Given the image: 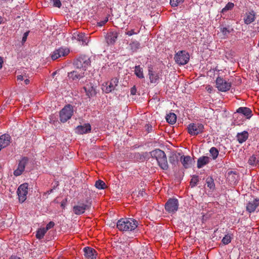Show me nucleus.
Masks as SVG:
<instances>
[{"instance_id": "6", "label": "nucleus", "mask_w": 259, "mask_h": 259, "mask_svg": "<svg viewBox=\"0 0 259 259\" xmlns=\"http://www.w3.org/2000/svg\"><path fill=\"white\" fill-rule=\"evenodd\" d=\"M188 133L192 136H197L204 132V125L201 123H192L187 127Z\"/></svg>"}, {"instance_id": "24", "label": "nucleus", "mask_w": 259, "mask_h": 259, "mask_svg": "<svg viewBox=\"0 0 259 259\" xmlns=\"http://www.w3.org/2000/svg\"><path fill=\"white\" fill-rule=\"evenodd\" d=\"M180 161L185 168H190L192 165L193 160L190 156H182Z\"/></svg>"}, {"instance_id": "46", "label": "nucleus", "mask_w": 259, "mask_h": 259, "mask_svg": "<svg viewBox=\"0 0 259 259\" xmlns=\"http://www.w3.org/2000/svg\"><path fill=\"white\" fill-rule=\"evenodd\" d=\"M53 2L54 6L56 7L60 8L61 3L60 0H52Z\"/></svg>"}, {"instance_id": "33", "label": "nucleus", "mask_w": 259, "mask_h": 259, "mask_svg": "<svg viewBox=\"0 0 259 259\" xmlns=\"http://www.w3.org/2000/svg\"><path fill=\"white\" fill-rule=\"evenodd\" d=\"M131 50L132 52H136L140 47V44L137 40L132 41L129 44Z\"/></svg>"}, {"instance_id": "14", "label": "nucleus", "mask_w": 259, "mask_h": 259, "mask_svg": "<svg viewBox=\"0 0 259 259\" xmlns=\"http://www.w3.org/2000/svg\"><path fill=\"white\" fill-rule=\"evenodd\" d=\"M27 160V158L24 157L20 161L17 168L14 171V175L15 176H20L22 174L25 169Z\"/></svg>"}, {"instance_id": "45", "label": "nucleus", "mask_w": 259, "mask_h": 259, "mask_svg": "<svg viewBox=\"0 0 259 259\" xmlns=\"http://www.w3.org/2000/svg\"><path fill=\"white\" fill-rule=\"evenodd\" d=\"M108 21V18H106V19L104 20H103V21H101L97 23V26H102L103 25H104Z\"/></svg>"}, {"instance_id": "58", "label": "nucleus", "mask_w": 259, "mask_h": 259, "mask_svg": "<svg viewBox=\"0 0 259 259\" xmlns=\"http://www.w3.org/2000/svg\"><path fill=\"white\" fill-rule=\"evenodd\" d=\"M2 17L0 16V24L2 23Z\"/></svg>"}, {"instance_id": "3", "label": "nucleus", "mask_w": 259, "mask_h": 259, "mask_svg": "<svg viewBox=\"0 0 259 259\" xmlns=\"http://www.w3.org/2000/svg\"><path fill=\"white\" fill-rule=\"evenodd\" d=\"M92 201L91 198H87L84 201H79L77 205L72 208L73 212L76 215H81L86 210H90L92 207Z\"/></svg>"}, {"instance_id": "40", "label": "nucleus", "mask_w": 259, "mask_h": 259, "mask_svg": "<svg viewBox=\"0 0 259 259\" xmlns=\"http://www.w3.org/2000/svg\"><path fill=\"white\" fill-rule=\"evenodd\" d=\"M232 238L230 235H226L222 240V243L225 245H227L231 241Z\"/></svg>"}, {"instance_id": "43", "label": "nucleus", "mask_w": 259, "mask_h": 259, "mask_svg": "<svg viewBox=\"0 0 259 259\" xmlns=\"http://www.w3.org/2000/svg\"><path fill=\"white\" fill-rule=\"evenodd\" d=\"M55 226V223L53 222H50L47 225L46 228H45V230L47 231L49 229L52 228Z\"/></svg>"}, {"instance_id": "18", "label": "nucleus", "mask_w": 259, "mask_h": 259, "mask_svg": "<svg viewBox=\"0 0 259 259\" xmlns=\"http://www.w3.org/2000/svg\"><path fill=\"white\" fill-rule=\"evenodd\" d=\"M118 79L117 77L113 78L109 84H108V82H106V87L105 90V92L106 93H109L111 92L112 91L114 90L116 87L118 85Z\"/></svg>"}, {"instance_id": "26", "label": "nucleus", "mask_w": 259, "mask_h": 259, "mask_svg": "<svg viewBox=\"0 0 259 259\" xmlns=\"http://www.w3.org/2000/svg\"><path fill=\"white\" fill-rule=\"evenodd\" d=\"M249 134L247 131H243L241 133H238L236 135V138L240 144L245 142L248 138Z\"/></svg>"}, {"instance_id": "32", "label": "nucleus", "mask_w": 259, "mask_h": 259, "mask_svg": "<svg viewBox=\"0 0 259 259\" xmlns=\"http://www.w3.org/2000/svg\"><path fill=\"white\" fill-rule=\"evenodd\" d=\"M206 183L207 184V187H208L210 190L213 191L215 189V184L214 182V180L212 177H208L206 178Z\"/></svg>"}, {"instance_id": "52", "label": "nucleus", "mask_w": 259, "mask_h": 259, "mask_svg": "<svg viewBox=\"0 0 259 259\" xmlns=\"http://www.w3.org/2000/svg\"><path fill=\"white\" fill-rule=\"evenodd\" d=\"M206 89L207 90V91L209 92V93H211V91H212L213 90V88L212 87H211L210 85H207L206 87Z\"/></svg>"}, {"instance_id": "44", "label": "nucleus", "mask_w": 259, "mask_h": 259, "mask_svg": "<svg viewBox=\"0 0 259 259\" xmlns=\"http://www.w3.org/2000/svg\"><path fill=\"white\" fill-rule=\"evenodd\" d=\"M135 157L142 161H144L145 159V157L139 153H136Z\"/></svg>"}, {"instance_id": "54", "label": "nucleus", "mask_w": 259, "mask_h": 259, "mask_svg": "<svg viewBox=\"0 0 259 259\" xmlns=\"http://www.w3.org/2000/svg\"><path fill=\"white\" fill-rule=\"evenodd\" d=\"M9 259H21V258L15 255H12Z\"/></svg>"}, {"instance_id": "23", "label": "nucleus", "mask_w": 259, "mask_h": 259, "mask_svg": "<svg viewBox=\"0 0 259 259\" xmlns=\"http://www.w3.org/2000/svg\"><path fill=\"white\" fill-rule=\"evenodd\" d=\"M84 76V72L83 71L79 72L76 70H74L68 73V77L73 80L80 79V78L83 77Z\"/></svg>"}, {"instance_id": "17", "label": "nucleus", "mask_w": 259, "mask_h": 259, "mask_svg": "<svg viewBox=\"0 0 259 259\" xmlns=\"http://www.w3.org/2000/svg\"><path fill=\"white\" fill-rule=\"evenodd\" d=\"M238 175L236 171H228L227 174V179L231 185H235L238 181Z\"/></svg>"}, {"instance_id": "16", "label": "nucleus", "mask_w": 259, "mask_h": 259, "mask_svg": "<svg viewBox=\"0 0 259 259\" xmlns=\"http://www.w3.org/2000/svg\"><path fill=\"white\" fill-rule=\"evenodd\" d=\"M255 12L253 10L246 12L243 18L244 23L248 25L254 22L255 19Z\"/></svg>"}, {"instance_id": "48", "label": "nucleus", "mask_w": 259, "mask_h": 259, "mask_svg": "<svg viewBox=\"0 0 259 259\" xmlns=\"http://www.w3.org/2000/svg\"><path fill=\"white\" fill-rule=\"evenodd\" d=\"M139 31H138V32H135L134 29H132V30H131L130 31H126L125 32V34L126 35H129V36H131V35H132L133 34H137V33H139Z\"/></svg>"}, {"instance_id": "29", "label": "nucleus", "mask_w": 259, "mask_h": 259, "mask_svg": "<svg viewBox=\"0 0 259 259\" xmlns=\"http://www.w3.org/2000/svg\"><path fill=\"white\" fill-rule=\"evenodd\" d=\"M180 155V153H171L169 156V162L173 165L176 166L179 162V156Z\"/></svg>"}, {"instance_id": "37", "label": "nucleus", "mask_w": 259, "mask_h": 259, "mask_svg": "<svg viewBox=\"0 0 259 259\" xmlns=\"http://www.w3.org/2000/svg\"><path fill=\"white\" fill-rule=\"evenodd\" d=\"M234 7V4L233 3L229 2L226 6L222 10L221 13H225L227 11L232 10Z\"/></svg>"}, {"instance_id": "25", "label": "nucleus", "mask_w": 259, "mask_h": 259, "mask_svg": "<svg viewBox=\"0 0 259 259\" xmlns=\"http://www.w3.org/2000/svg\"><path fill=\"white\" fill-rule=\"evenodd\" d=\"M237 112L242 114L245 116L247 119H249L252 115L251 110L248 107H240L237 110Z\"/></svg>"}, {"instance_id": "19", "label": "nucleus", "mask_w": 259, "mask_h": 259, "mask_svg": "<svg viewBox=\"0 0 259 259\" xmlns=\"http://www.w3.org/2000/svg\"><path fill=\"white\" fill-rule=\"evenodd\" d=\"M91 125L90 123H85L83 125H78L76 128V133L78 134H84L90 133Z\"/></svg>"}, {"instance_id": "2", "label": "nucleus", "mask_w": 259, "mask_h": 259, "mask_svg": "<svg viewBox=\"0 0 259 259\" xmlns=\"http://www.w3.org/2000/svg\"><path fill=\"white\" fill-rule=\"evenodd\" d=\"M152 158H155L159 167L163 170H166L169 166L167 157L164 152L159 149H156L150 153Z\"/></svg>"}, {"instance_id": "11", "label": "nucleus", "mask_w": 259, "mask_h": 259, "mask_svg": "<svg viewBox=\"0 0 259 259\" xmlns=\"http://www.w3.org/2000/svg\"><path fill=\"white\" fill-rule=\"evenodd\" d=\"M28 186L27 183H24L18 187L17 193L20 202H23L26 200L28 193Z\"/></svg>"}, {"instance_id": "27", "label": "nucleus", "mask_w": 259, "mask_h": 259, "mask_svg": "<svg viewBox=\"0 0 259 259\" xmlns=\"http://www.w3.org/2000/svg\"><path fill=\"white\" fill-rule=\"evenodd\" d=\"M210 161V158L208 156H203L200 157L197 160V167L200 168L205 165L208 164Z\"/></svg>"}, {"instance_id": "1", "label": "nucleus", "mask_w": 259, "mask_h": 259, "mask_svg": "<svg viewBox=\"0 0 259 259\" xmlns=\"http://www.w3.org/2000/svg\"><path fill=\"white\" fill-rule=\"evenodd\" d=\"M138 222L132 218H122L116 224L117 228L122 232L132 231L138 226Z\"/></svg>"}, {"instance_id": "28", "label": "nucleus", "mask_w": 259, "mask_h": 259, "mask_svg": "<svg viewBox=\"0 0 259 259\" xmlns=\"http://www.w3.org/2000/svg\"><path fill=\"white\" fill-rule=\"evenodd\" d=\"M148 75L151 83H156L159 79V75L157 73H154L152 68H149Z\"/></svg>"}, {"instance_id": "31", "label": "nucleus", "mask_w": 259, "mask_h": 259, "mask_svg": "<svg viewBox=\"0 0 259 259\" xmlns=\"http://www.w3.org/2000/svg\"><path fill=\"white\" fill-rule=\"evenodd\" d=\"M74 35H75V34L74 33ZM74 37L75 38H76L77 40L81 41L82 44H87V42L86 41L87 40H88V39L84 33H79L77 34L76 36L75 35H74Z\"/></svg>"}, {"instance_id": "55", "label": "nucleus", "mask_w": 259, "mask_h": 259, "mask_svg": "<svg viewBox=\"0 0 259 259\" xmlns=\"http://www.w3.org/2000/svg\"><path fill=\"white\" fill-rule=\"evenodd\" d=\"M24 82L26 84H28L30 83V80L28 79H26L24 80Z\"/></svg>"}, {"instance_id": "5", "label": "nucleus", "mask_w": 259, "mask_h": 259, "mask_svg": "<svg viewBox=\"0 0 259 259\" xmlns=\"http://www.w3.org/2000/svg\"><path fill=\"white\" fill-rule=\"evenodd\" d=\"M91 61L90 58L85 55L80 56L74 60L73 64L77 68H82L83 70H85L88 66L90 65Z\"/></svg>"}, {"instance_id": "53", "label": "nucleus", "mask_w": 259, "mask_h": 259, "mask_svg": "<svg viewBox=\"0 0 259 259\" xmlns=\"http://www.w3.org/2000/svg\"><path fill=\"white\" fill-rule=\"evenodd\" d=\"M17 78V80H19L21 81L23 80V76L21 75H18Z\"/></svg>"}, {"instance_id": "42", "label": "nucleus", "mask_w": 259, "mask_h": 259, "mask_svg": "<svg viewBox=\"0 0 259 259\" xmlns=\"http://www.w3.org/2000/svg\"><path fill=\"white\" fill-rule=\"evenodd\" d=\"M233 31V29L231 30L228 29L226 27H223L221 29V32L224 34L226 35L227 33H230Z\"/></svg>"}, {"instance_id": "51", "label": "nucleus", "mask_w": 259, "mask_h": 259, "mask_svg": "<svg viewBox=\"0 0 259 259\" xmlns=\"http://www.w3.org/2000/svg\"><path fill=\"white\" fill-rule=\"evenodd\" d=\"M145 127H146V130L147 131V132L148 133H150V132H151L152 131V125H149V124H146Z\"/></svg>"}, {"instance_id": "20", "label": "nucleus", "mask_w": 259, "mask_h": 259, "mask_svg": "<svg viewBox=\"0 0 259 259\" xmlns=\"http://www.w3.org/2000/svg\"><path fill=\"white\" fill-rule=\"evenodd\" d=\"M248 163L252 166L259 165V151H255L249 157Z\"/></svg>"}, {"instance_id": "10", "label": "nucleus", "mask_w": 259, "mask_h": 259, "mask_svg": "<svg viewBox=\"0 0 259 259\" xmlns=\"http://www.w3.org/2000/svg\"><path fill=\"white\" fill-rule=\"evenodd\" d=\"M179 206V202L176 198H169L165 204V210L170 213H174L177 211Z\"/></svg>"}, {"instance_id": "38", "label": "nucleus", "mask_w": 259, "mask_h": 259, "mask_svg": "<svg viewBox=\"0 0 259 259\" xmlns=\"http://www.w3.org/2000/svg\"><path fill=\"white\" fill-rule=\"evenodd\" d=\"M209 152L213 159H215L219 155V151L215 147H211L209 150Z\"/></svg>"}, {"instance_id": "12", "label": "nucleus", "mask_w": 259, "mask_h": 259, "mask_svg": "<svg viewBox=\"0 0 259 259\" xmlns=\"http://www.w3.org/2000/svg\"><path fill=\"white\" fill-rule=\"evenodd\" d=\"M259 206V198H255L246 204V210L249 213L254 212Z\"/></svg>"}, {"instance_id": "57", "label": "nucleus", "mask_w": 259, "mask_h": 259, "mask_svg": "<svg viewBox=\"0 0 259 259\" xmlns=\"http://www.w3.org/2000/svg\"><path fill=\"white\" fill-rule=\"evenodd\" d=\"M3 60L2 58L0 57V69L2 67Z\"/></svg>"}, {"instance_id": "56", "label": "nucleus", "mask_w": 259, "mask_h": 259, "mask_svg": "<svg viewBox=\"0 0 259 259\" xmlns=\"http://www.w3.org/2000/svg\"><path fill=\"white\" fill-rule=\"evenodd\" d=\"M53 189H51L49 190H48L47 192V193L48 194H51V193H52L53 192Z\"/></svg>"}, {"instance_id": "41", "label": "nucleus", "mask_w": 259, "mask_h": 259, "mask_svg": "<svg viewBox=\"0 0 259 259\" xmlns=\"http://www.w3.org/2000/svg\"><path fill=\"white\" fill-rule=\"evenodd\" d=\"M184 1V0H170V4L171 7H175L183 3Z\"/></svg>"}, {"instance_id": "36", "label": "nucleus", "mask_w": 259, "mask_h": 259, "mask_svg": "<svg viewBox=\"0 0 259 259\" xmlns=\"http://www.w3.org/2000/svg\"><path fill=\"white\" fill-rule=\"evenodd\" d=\"M95 187L98 189H104L106 188V185L102 180H98L95 183Z\"/></svg>"}, {"instance_id": "22", "label": "nucleus", "mask_w": 259, "mask_h": 259, "mask_svg": "<svg viewBox=\"0 0 259 259\" xmlns=\"http://www.w3.org/2000/svg\"><path fill=\"white\" fill-rule=\"evenodd\" d=\"M11 137L9 134H4L0 136V145L1 148H5L10 145Z\"/></svg>"}, {"instance_id": "30", "label": "nucleus", "mask_w": 259, "mask_h": 259, "mask_svg": "<svg viewBox=\"0 0 259 259\" xmlns=\"http://www.w3.org/2000/svg\"><path fill=\"white\" fill-rule=\"evenodd\" d=\"M167 122L171 124L176 123L177 120V116L174 113H169L166 116Z\"/></svg>"}, {"instance_id": "39", "label": "nucleus", "mask_w": 259, "mask_h": 259, "mask_svg": "<svg viewBox=\"0 0 259 259\" xmlns=\"http://www.w3.org/2000/svg\"><path fill=\"white\" fill-rule=\"evenodd\" d=\"M198 182H199V177H198V176H196V175H194L192 177V178L191 180V181H190V185L191 186V187L192 188L194 187H195V186L197 185V184Z\"/></svg>"}, {"instance_id": "15", "label": "nucleus", "mask_w": 259, "mask_h": 259, "mask_svg": "<svg viewBox=\"0 0 259 259\" xmlns=\"http://www.w3.org/2000/svg\"><path fill=\"white\" fill-rule=\"evenodd\" d=\"M119 33L116 31H110L106 36V42L108 45H113L116 41Z\"/></svg>"}, {"instance_id": "35", "label": "nucleus", "mask_w": 259, "mask_h": 259, "mask_svg": "<svg viewBox=\"0 0 259 259\" xmlns=\"http://www.w3.org/2000/svg\"><path fill=\"white\" fill-rule=\"evenodd\" d=\"M47 231L45 230V228L39 229L36 233V237L38 239H41L44 238L45 234Z\"/></svg>"}, {"instance_id": "34", "label": "nucleus", "mask_w": 259, "mask_h": 259, "mask_svg": "<svg viewBox=\"0 0 259 259\" xmlns=\"http://www.w3.org/2000/svg\"><path fill=\"white\" fill-rule=\"evenodd\" d=\"M135 73L136 76L139 78H144V75L143 73V69L140 67V65L136 66L135 68Z\"/></svg>"}, {"instance_id": "49", "label": "nucleus", "mask_w": 259, "mask_h": 259, "mask_svg": "<svg viewBox=\"0 0 259 259\" xmlns=\"http://www.w3.org/2000/svg\"><path fill=\"white\" fill-rule=\"evenodd\" d=\"M67 202V198H65L64 199V200H62V201L61 202V207L63 208V209H64L65 207V206L66 205V203Z\"/></svg>"}, {"instance_id": "50", "label": "nucleus", "mask_w": 259, "mask_h": 259, "mask_svg": "<svg viewBox=\"0 0 259 259\" xmlns=\"http://www.w3.org/2000/svg\"><path fill=\"white\" fill-rule=\"evenodd\" d=\"M137 89L135 87V86H134L133 88L131 89V94L132 95H135L136 94Z\"/></svg>"}, {"instance_id": "9", "label": "nucleus", "mask_w": 259, "mask_h": 259, "mask_svg": "<svg viewBox=\"0 0 259 259\" xmlns=\"http://www.w3.org/2000/svg\"><path fill=\"white\" fill-rule=\"evenodd\" d=\"M69 53L70 50L68 48L61 47L52 52L51 57L53 60H56L60 58L67 56Z\"/></svg>"}, {"instance_id": "21", "label": "nucleus", "mask_w": 259, "mask_h": 259, "mask_svg": "<svg viewBox=\"0 0 259 259\" xmlns=\"http://www.w3.org/2000/svg\"><path fill=\"white\" fill-rule=\"evenodd\" d=\"M83 251L85 256L88 259H94L96 258L97 253L94 248L90 247H86L84 248Z\"/></svg>"}, {"instance_id": "8", "label": "nucleus", "mask_w": 259, "mask_h": 259, "mask_svg": "<svg viewBox=\"0 0 259 259\" xmlns=\"http://www.w3.org/2000/svg\"><path fill=\"white\" fill-rule=\"evenodd\" d=\"M216 88L221 92H227L231 87V83L225 80L221 77H218L215 80Z\"/></svg>"}, {"instance_id": "4", "label": "nucleus", "mask_w": 259, "mask_h": 259, "mask_svg": "<svg viewBox=\"0 0 259 259\" xmlns=\"http://www.w3.org/2000/svg\"><path fill=\"white\" fill-rule=\"evenodd\" d=\"M73 114V106L70 104L65 106L59 113L60 120L61 122L63 123L66 122L68 120L71 118Z\"/></svg>"}, {"instance_id": "59", "label": "nucleus", "mask_w": 259, "mask_h": 259, "mask_svg": "<svg viewBox=\"0 0 259 259\" xmlns=\"http://www.w3.org/2000/svg\"><path fill=\"white\" fill-rule=\"evenodd\" d=\"M258 233H259V228H258Z\"/></svg>"}, {"instance_id": "13", "label": "nucleus", "mask_w": 259, "mask_h": 259, "mask_svg": "<svg viewBox=\"0 0 259 259\" xmlns=\"http://www.w3.org/2000/svg\"><path fill=\"white\" fill-rule=\"evenodd\" d=\"M83 89L86 93V95L89 98H91L96 96V90L93 83L90 82L87 84L83 88Z\"/></svg>"}, {"instance_id": "47", "label": "nucleus", "mask_w": 259, "mask_h": 259, "mask_svg": "<svg viewBox=\"0 0 259 259\" xmlns=\"http://www.w3.org/2000/svg\"><path fill=\"white\" fill-rule=\"evenodd\" d=\"M29 31H27L24 33L23 37H22V44H24L26 41V39H27V36L29 34Z\"/></svg>"}, {"instance_id": "7", "label": "nucleus", "mask_w": 259, "mask_h": 259, "mask_svg": "<svg viewBox=\"0 0 259 259\" xmlns=\"http://www.w3.org/2000/svg\"><path fill=\"white\" fill-rule=\"evenodd\" d=\"M190 56L185 51H180L175 56L176 62L179 65H185L189 61Z\"/></svg>"}]
</instances>
